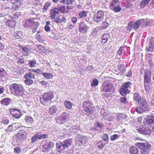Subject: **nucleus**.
Instances as JSON below:
<instances>
[{
    "instance_id": "nucleus-17",
    "label": "nucleus",
    "mask_w": 154,
    "mask_h": 154,
    "mask_svg": "<svg viewBox=\"0 0 154 154\" xmlns=\"http://www.w3.org/2000/svg\"><path fill=\"white\" fill-rule=\"evenodd\" d=\"M88 27L83 22H81L79 26V29L81 33H85L87 30Z\"/></svg>"
},
{
    "instance_id": "nucleus-15",
    "label": "nucleus",
    "mask_w": 154,
    "mask_h": 154,
    "mask_svg": "<svg viewBox=\"0 0 154 154\" xmlns=\"http://www.w3.org/2000/svg\"><path fill=\"white\" fill-rule=\"evenodd\" d=\"M27 136V134L26 132L23 131L17 134L16 138L18 141H22L24 138H25Z\"/></svg>"
},
{
    "instance_id": "nucleus-28",
    "label": "nucleus",
    "mask_w": 154,
    "mask_h": 154,
    "mask_svg": "<svg viewBox=\"0 0 154 154\" xmlns=\"http://www.w3.org/2000/svg\"><path fill=\"white\" fill-rule=\"evenodd\" d=\"M103 125L102 123H100L99 122H96L94 124V127L95 129L98 131V128H102L103 127Z\"/></svg>"
},
{
    "instance_id": "nucleus-10",
    "label": "nucleus",
    "mask_w": 154,
    "mask_h": 154,
    "mask_svg": "<svg viewBox=\"0 0 154 154\" xmlns=\"http://www.w3.org/2000/svg\"><path fill=\"white\" fill-rule=\"evenodd\" d=\"M104 12L102 11H99L95 13L93 17L94 20L97 23L102 21L104 18Z\"/></svg>"
},
{
    "instance_id": "nucleus-8",
    "label": "nucleus",
    "mask_w": 154,
    "mask_h": 154,
    "mask_svg": "<svg viewBox=\"0 0 154 154\" xmlns=\"http://www.w3.org/2000/svg\"><path fill=\"white\" fill-rule=\"evenodd\" d=\"M54 95L52 92H48L45 93L43 95L42 98L41 99V103L44 105L51 100L53 98Z\"/></svg>"
},
{
    "instance_id": "nucleus-18",
    "label": "nucleus",
    "mask_w": 154,
    "mask_h": 154,
    "mask_svg": "<svg viewBox=\"0 0 154 154\" xmlns=\"http://www.w3.org/2000/svg\"><path fill=\"white\" fill-rule=\"evenodd\" d=\"M60 12V11L58 9L55 8L51 10L50 13L51 14V18H54L58 16V15Z\"/></svg>"
},
{
    "instance_id": "nucleus-51",
    "label": "nucleus",
    "mask_w": 154,
    "mask_h": 154,
    "mask_svg": "<svg viewBox=\"0 0 154 154\" xmlns=\"http://www.w3.org/2000/svg\"><path fill=\"white\" fill-rule=\"evenodd\" d=\"M123 48L124 47L122 46H121L120 48L119 49L117 52V53L118 55H122V54L124 51Z\"/></svg>"
},
{
    "instance_id": "nucleus-60",
    "label": "nucleus",
    "mask_w": 154,
    "mask_h": 154,
    "mask_svg": "<svg viewBox=\"0 0 154 154\" xmlns=\"http://www.w3.org/2000/svg\"><path fill=\"white\" fill-rule=\"evenodd\" d=\"M15 35L16 36V37L19 38L22 35V33L20 31H17L15 33Z\"/></svg>"
},
{
    "instance_id": "nucleus-32",
    "label": "nucleus",
    "mask_w": 154,
    "mask_h": 154,
    "mask_svg": "<svg viewBox=\"0 0 154 154\" xmlns=\"http://www.w3.org/2000/svg\"><path fill=\"white\" fill-rule=\"evenodd\" d=\"M151 0H143L140 3V6L141 8H144L146 5L148 4Z\"/></svg>"
},
{
    "instance_id": "nucleus-6",
    "label": "nucleus",
    "mask_w": 154,
    "mask_h": 154,
    "mask_svg": "<svg viewBox=\"0 0 154 154\" xmlns=\"http://www.w3.org/2000/svg\"><path fill=\"white\" fill-rule=\"evenodd\" d=\"M83 107L87 113V115L91 116L94 112L93 104L92 101L88 100L85 101L83 104Z\"/></svg>"
},
{
    "instance_id": "nucleus-20",
    "label": "nucleus",
    "mask_w": 154,
    "mask_h": 154,
    "mask_svg": "<svg viewBox=\"0 0 154 154\" xmlns=\"http://www.w3.org/2000/svg\"><path fill=\"white\" fill-rule=\"evenodd\" d=\"M130 91L128 89L124 88L122 86L120 89V94L123 96H125L127 94L130 93Z\"/></svg>"
},
{
    "instance_id": "nucleus-11",
    "label": "nucleus",
    "mask_w": 154,
    "mask_h": 154,
    "mask_svg": "<svg viewBox=\"0 0 154 154\" xmlns=\"http://www.w3.org/2000/svg\"><path fill=\"white\" fill-rule=\"evenodd\" d=\"M68 117L69 114L68 113L66 112H63L58 117L57 122L60 124H63L66 121Z\"/></svg>"
},
{
    "instance_id": "nucleus-63",
    "label": "nucleus",
    "mask_w": 154,
    "mask_h": 154,
    "mask_svg": "<svg viewBox=\"0 0 154 154\" xmlns=\"http://www.w3.org/2000/svg\"><path fill=\"white\" fill-rule=\"evenodd\" d=\"M120 101L121 102H122V103H127V100L125 97H121L120 98Z\"/></svg>"
},
{
    "instance_id": "nucleus-45",
    "label": "nucleus",
    "mask_w": 154,
    "mask_h": 154,
    "mask_svg": "<svg viewBox=\"0 0 154 154\" xmlns=\"http://www.w3.org/2000/svg\"><path fill=\"white\" fill-rule=\"evenodd\" d=\"M21 113L19 110L17 109L13 117L15 118H19L21 117Z\"/></svg>"
},
{
    "instance_id": "nucleus-7",
    "label": "nucleus",
    "mask_w": 154,
    "mask_h": 154,
    "mask_svg": "<svg viewBox=\"0 0 154 154\" xmlns=\"http://www.w3.org/2000/svg\"><path fill=\"white\" fill-rule=\"evenodd\" d=\"M143 19L138 20L136 22L131 21L128 24V29L131 30L132 29L135 30L138 29L141 26L142 21L143 20Z\"/></svg>"
},
{
    "instance_id": "nucleus-40",
    "label": "nucleus",
    "mask_w": 154,
    "mask_h": 154,
    "mask_svg": "<svg viewBox=\"0 0 154 154\" xmlns=\"http://www.w3.org/2000/svg\"><path fill=\"white\" fill-rule=\"evenodd\" d=\"M101 137L102 139L105 141H109V138L108 134L106 133L103 134L101 135ZM108 142H107V143Z\"/></svg>"
},
{
    "instance_id": "nucleus-23",
    "label": "nucleus",
    "mask_w": 154,
    "mask_h": 154,
    "mask_svg": "<svg viewBox=\"0 0 154 154\" xmlns=\"http://www.w3.org/2000/svg\"><path fill=\"white\" fill-rule=\"evenodd\" d=\"M58 109L57 106H53L49 109L48 113L50 115H54L56 113Z\"/></svg>"
},
{
    "instance_id": "nucleus-53",
    "label": "nucleus",
    "mask_w": 154,
    "mask_h": 154,
    "mask_svg": "<svg viewBox=\"0 0 154 154\" xmlns=\"http://www.w3.org/2000/svg\"><path fill=\"white\" fill-rule=\"evenodd\" d=\"M117 119L118 121H120L123 119L124 117V115L123 114H119L117 116Z\"/></svg>"
},
{
    "instance_id": "nucleus-36",
    "label": "nucleus",
    "mask_w": 154,
    "mask_h": 154,
    "mask_svg": "<svg viewBox=\"0 0 154 154\" xmlns=\"http://www.w3.org/2000/svg\"><path fill=\"white\" fill-rule=\"evenodd\" d=\"M42 75L48 79H52L54 76L51 74L48 73H42Z\"/></svg>"
},
{
    "instance_id": "nucleus-52",
    "label": "nucleus",
    "mask_w": 154,
    "mask_h": 154,
    "mask_svg": "<svg viewBox=\"0 0 154 154\" xmlns=\"http://www.w3.org/2000/svg\"><path fill=\"white\" fill-rule=\"evenodd\" d=\"M99 27H96L93 30L92 34L93 35L96 36V34L99 31Z\"/></svg>"
},
{
    "instance_id": "nucleus-46",
    "label": "nucleus",
    "mask_w": 154,
    "mask_h": 154,
    "mask_svg": "<svg viewBox=\"0 0 154 154\" xmlns=\"http://www.w3.org/2000/svg\"><path fill=\"white\" fill-rule=\"evenodd\" d=\"M24 82L26 85H31L33 82L32 80L28 79L25 80Z\"/></svg>"
},
{
    "instance_id": "nucleus-21",
    "label": "nucleus",
    "mask_w": 154,
    "mask_h": 154,
    "mask_svg": "<svg viewBox=\"0 0 154 154\" xmlns=\"http://www.w3.org/2000/svg\"><path fill=\"white\" fill-rule=\"evenodd\" d=\"M25 120L26 124L29 126L32 125L34 123V119L31 117H26L25 118Z\"/></svg>"
},
{
    "instance_id": "nucleus-49",
    "label": "nucleus",
    "mask_w": 154,
    "mask_h": 154,
    "mask_svg": "<svg viewBox=\"0 0 154 154\" xmlns=\"http://www.w3.org/2000/svg\"><path fill=\"white\" fill-rule=\"evenodd\" d=\"M119 137V135L117 134H114L110 137V139L112 141H114L117 139Z\"/></svg>"
},
{
    "instance_id": "nucleus-50",
    "label": "nucleus",
    "mask_w": 154,
    "mask_h": 154,
    "mask_svg": "<svg viewBox=\"0 0 154 154\" xmlns=\"http://www.w3.org/2000/svg\"><path fill=\"white\" fill-rule=\"evenodd\" d=\"M109 26V24L105 21L102 22V29H105L106 28Z\"/></svg>"
},
{
    "instance_id": "nucleus-64",
    "label": "nucleus",
    "mask_w": 154,
    "mask_h": 154,
    "mask_svg": "<svg viewBox=\"0 0 154 154\" xmlns=\"http://www.w3.org/2000/svg\"><path fill=\"white\" fill-rule=\"evenodd\" d=\"M40 83L42 85L44 86H47L49 84L47 82H46L44 80H43L40 82Z\"/></svg>"
},
{
    "instance_id": "nucleus-25",
    "label": "nucleus",
    "mask_w": 154,
    "mask_h": 154,
    "mask_svg": "<svg viewBox=\"0 0 154 154\" xmlns=\"http://www.w3.org/2000/svg\"><path fill=\"white\" fill-rule=\"evenodd\" d=\"M5 24L6 25L12 28L15 26L16 22L14 21L8 20L5 22Z\"/></svg>"
},
{
    "instance_id": "nucleus-30",
    "label": "nucleus",
    "mask_w": 154,
    "mask_h": 154,
    "mask_svg": "<svg viewBox=\"0 0 154 154\" xmlns=\"http://www.w3.org/2000/svg\"><path fill=\"white\" fill-rule=\"evenodd\" d=\"M32 22L33 21L31 20H26L24 24V27L25 28H27L31 26L32 24Z\"/></svg>"
},
{
    "instance_id": "nucleus-54",
    "label": "nucleus",
    "mask_w": 154,
    "mask_h": 154,
    "mask_svg": "<svg viewBox=\"0 0 154 154\" xmlns=\"http://www.w3.org/2000/svg\"><path fill=\"white\" fill-rule=\"evenodd\" d=\"M57 17H55L54 18V21L58 23H61V19L59 18V16Z\"/></svg>"
},
{
    "instance_id": "nucleus-62",
    "label": "nucleus",
    "mask_w": 154,
    "mask_h": 154,
    "mask_svg": "<svg viewBox=\"0 0 154 154\" xmlns=\"http://www.w3.org/2000/svg\"><path fill=\"white\" fill-rule=\"evenodd\" d=\"M14 152H16L17 154H19L20 152L21 151L20 149L18 147L15 148L14 149Z\"/></svg>"
},
{
    "instance_id": "nucleus-47",
    "label": "nucleus",
    "mask_w": 154,
    "mask_h": 154,
    "mask_svg": "<svg viewBox=\"0 0 154 154\" xmlns=\"http://www.w3.org/2000/svg\"><path fill=\"white\" fill-rule=\"evenodd\" d=\"M37 134H38V133H36L32 137L31 139L32 143H34L37 141V139H38V138H37Z\"/></svg>"
},
{
    "instance_id": "nucleus-13",
    "label": "nucleus",
    "mask_w": 154,
    "mask_h": 154,
    "mask_svg": "<svg viewBox=\"0 0 154 154\" xmlns=\"http://www.w3.org/2000/svg\"><path fill=\"white\" fill-rule=\"evenodd\" d=\"M46 143L43 146V149L45 152L50 151L53 148L54 143L52 142L46 141Z\"/></svg>"
},
{
    "instance_id": "nucleus-34",
    "label": "nucleus",
    "mask_w": 154,
    "mask_h": 154,
    "mask_svg": "<svg viewBox=\"0 0 154 154\" xmlns=\"http://www.w3.org/2000/svg\"><path fill=\"white\" fill-rule=\"evenodd\" d=\"M64 105L68 109H70L72 107V104L71 102L69 101H65L64 103Z\"/></svg>"
},
{
    "instance_id": "nucleus-41",
    "label": "nucleus",
    "mask_w": 154,
    "mask_h": 154,
    "mask_svg": "<svg viewBox=\"0 0 154 154\" xmlns=\"http://www.w3.org/2000/svg\"><path fill=\"white\" fill-rule=\"evenodd\" d=\"M115 12H120L122 9L120 7V5H118L111 10Z\"/></svg>"
},
{
    "instance_id": "nucleus-56",
    "label": "nucleus",
    "mask_w": 154,
    "mask_h": 154,
    "mask_svg": "<svg viewBox=\"0 0 154 154\" xmlns=\"http://www.w3.org/2000/svg\"><path fill=\"white\" fill-rule=\"evenodd\" d=\"M39 25V23L37 22H34L33 21L32 22V26L33 28H38V27Z\"/></svg>"
},
{
    "instance_id": "nucleus-5",
    "label": "nucleus",
    "mask_w": 154,
    "mask_h": 154,
    "mask_svg": "<svg viewBox=\"0 0 154 154\" xmlns=\"http://www.w3.org/2000/svg\"><path fill=\"white\" fill-rule=\"evenodd\" d=\"M135 145L140 149L142 154H148L149 153L151 145L147 141L144 143L138 142Z\"/></svg>"
},
{
    "instance_id": "nucleus-12",
    "label": "nucleus",
    "mask_w": 154,
    "mask_h": 154,
    "mask_svg": "<svg viewBox=\"0 0 154 154\" xmlns=\"http://www.w3.org/2000/svg\"><path fill=\"white\" fill-rule=\"evenodd\" d=\"M144 123L150 127L154 125V116L152 115H148L145 120H144Z\"/></svg>"
},
{
    "instance_id": "nucleus-2",
    "label": "nucleus",
    "mask_w": 154,
    "mask_h": 154,
    "mask_svg": "<svg viewBox=\"0 0 154 154\" xmlns=\"http://www.w3.org/2000/svg\"><path fill=\"white\" fill-rule=\"evenodd\" d=\"M9 87L11 93L13 94L22 96L24 94V88L21 84L14 83Z\"/></svg>"
},
{
    "instance_id": "nucleus-4",
    "label": "nucleus",
    "mask_w": 154,
    "mask_h": 154,
    "mask_svg": "<svg viewBox=\"0 0 154 154\" xmlns=\"http://www.w3.org/2000/svg\"><path fill=\"white\" fill-rule=\"evenodd\" d=\"M72 144L71 140L69 139L65 140L62 142L59 141L56 144L57 149L60 153L61 151L68 149Z\"/></svg>"
},
{
    "instance_id": "nucleus-24",
    "label": "nucleus",
    "mask_w": 154,
    "mask_h": 154,
    "mask_svg": "<svg viewBox=\"0 0 154 154\" xmlns=\"http://www.w3.org/2000/svg\"><path fill=\"white\" fill-rule=\"evenodd\" d=\"M5 74V72L4 69L0 68V78L1 79L2 81H4L6 80Z\"/></svg>"
},
{
    "instance_id": "nucleus-61",
    "label": "nucleus",
    "mask_w": 154,
    "mask_h": 154,
    "mask_svg": "<svg viewBox=\"0 0 154 154\" xmlns=\"http://www.w3.org/2000/svg\"><path fill=\"white\" fill-rule=\"evenodd\" d=\"M74 24H72L70 23H68L67 24V27L69 29H72L74 28V27L75 26V25H74Z\"/></svg>"
},
{
    "instance_id": "nucleus-39",
    "label": "nucleus",
    "mask_w": 154,
    "mask_h": 154,
    "mask_svg": "<svg viewBox=\"0 0 154 154\" xmlns=\"http://www.w3.org/2000/svg\"><path fill=\"white\" fill-rule=\"evenodd\" d=\"M108 36L109 35L107 34L104 33L101 37L102 38V42L103 43H105L107 42Z\"/></svg>"
},
{
    "instance_id": "nucleus-19",
    "label": "nucleus",
    "mask_w": 154,
    "mask_h": 154,
    "mask_svg": "<svg viewBox=\"0 0 154 154\" xmlns=\"http://www.w3.org/2000/svg\"><path fill=\"white\" fill-rule=\"evenodd\" d=\"M119 5H120V4L119 0H112L109 3V8L110 10H112L113 8Z\"/></svg>"
},
{
    "instance_id": "nucleus-29",
    "label": "nucleus",
    "mask_w": 154,
    "mask_h": 154,
    "mask_svg": "<svg viewBox=\"0 0 154 154\" xmlns=\"http://www.w3.org/2000/svg\"><path fill=\"white\" fill-rule=\"evenodd\" d=\"M24 77L26 79H30L35 78V76L32 73L29 72L26 73L24 76Z\"/></svg>"
},
{
    "instance_id": "nucleus-22",
    "label": "nucleus",
    "mask_w": 154,
    "mask_h": 154,
    "mask_svg": "<svg viewBox=\"0 0 154 154\" xmlns=\"http://www.w3.org/2000/svg\"><path fill=\"white\" fill-rule=\"evenodd\" d=\"M129 151L131 154H137L138 152V150L136 146H132L130 147Z\"/></svg>"
},
{
    "instance_id": "nucleus-48",
    "label": "nucleus",
    "mask_w": 154,
    "mask_h": 154,
    "mask_svg": "<svg viewBox=\"0 0 154 154\" xmlns=\"http://www.w3.org/2000/svg\"><path fill=\"white\" fill-rule=\"evenodd\" d=\"M18 60L17 61V63L19 64H22L24 63L25 59L22 56L20 58H18Z\"/></svg>"
},
{
    "instance_id": "nucleus-35",
    "label": "nucleus",
    "mask_w": 154,
    "mask_h": 154,
    "mask_svg": "<svg viewBox=\"0 0 154 154\" xmlns=\"http://www.w3.org/2000/svg\"><path fill=\"white\" fill-rule=\"evenodd\" d=\"M86 137L84 136H82L81 137H79L78 140L80 143L82 144H85L86 142Z\"/></svg>"
},
{
    "instance_id": "nucleus-26",
    "label": "nucleus",
    "mask_w": 154,
    "mask_h": 154,
    "mask_svg": "<svg viewBox=\"0 0 154 154\" xmlns=\"http://www.w3.org/2000/svg\"><path fill=\"white\" fill-rule=\"evenodd\" d=\"M11 103V99L9 98H4L1 101L2 104L6 106L8 105Z\"/></svg>"
},
{
    "instance_id": "nucleus-27",
    "label": "nucleus",
    "mask_w": 154,
    "mask_h": 154,
    "mask_svg": "<svg viewBox=\"0 0 154 154\" xmlns=\"http://www.w3.org/2000/svg\"><path fill=\"white\" fill-rule=\"evenodd\" d=\"M133 85V84L131 82H125L124 83H123L122 84V86H123L124 88L129 90Z\"/></svg>"
},
{
    "instance_id": "nucleus-16",
    "label": "nucleus",
    "mask_w": 154,
    "mask_h": 154,
    "mask_svg": "<svg viewBox=\"0 0 154 154\" xmlns=\"http://www.w3.org/2000/svg\"><path fill=\"white\" fill-rule=\"evenodd\" d=\"M71 131L75 134H77L79 135L81 133V131L80 130V127L78 125H72L71 128Z\"/></svg>"
},
{
    "instance_id": "nucleus-57",
    "label": "nucleus",
    "mask_w": 154,
    "mask_h": 154,
    "mask_svg": "<svg viewBox=\"0 0 154 154\" xmlns=\"http://www.w3.org/2000/svg\"><path fill=\"white\" fill-rule=\"evenodd\" d=\"M13 127L11 125H9L7 128L5 129V131L7 132H8L10 131H12Z\"/></svg>"
},
{
    "instance_id": "nucleus-9",
    "label": "nucleus",
    "mask_w": 154,
    "mask_h": 154,
    "mask_svg": "<svg viewBox=\"0 0 154 154\" xmlns=\"http://www.w3.org/2000/svg\"><path fill=\"white\" fill-rule=\"evenodd\" d=\"M113 85L107 82H104L101 88L102 91L106 92H113L114 91V89L112 88Z\"/></svg>"
},
{
    "instance_id": "nucleus-14",
    "label": "nucleus",
    "mask_w": 154,
    "mask_h": 154,
    "mask_svg": "<svg viewBox=\"0 0 154 154\" xmlns=\"http://www.w3.org/2000/svg\"><path fill=\"white\" fill-rule=\"evenodd\" d=\"M138 132L144 135H150L151 132V130L148 127H143L138 129Z\"/></svg>"
},
{
    "instance_id": "nucleus-44",
    "label": "nucleus",
    "mask_w": 154,
    "mask_h": 154,
    "mask_svg": "<svg viewBox=\"0 0 154 154\" xmlns=\"http://www.w3.org/2000/svg\"><path fill=\"white\" fill-rule=\"evenodd\" d=\"M36 62L35 60H32L29 62L28 65L30 67H33L36 64Z\"/></svg>"
},
{
    "instance_id": "nucleus-37",
    "label": "nucleus",
    "mask_w": 154,
    "mask_h": 154,
    "mask_svg": "<svg viewBox=\"0 0 154 154\" xmlns=\"http://www.w3.org/2000/svg\"><path fill=\"white\" fill-rule=\"evenodd\" d=\"M50 26H51L49 21H46V25L44 27L45 30L46 32H48L50 30Z\"/></svg>"
},
{
    "instance_id": "nucleus-1",
    "label": "nucleus",
    "mask_w": 154,
    "mask_h": 154,
    "mask_svg": "<svg viewBox=\"0 0 154 154\" xmlns=\"http://www.w3.org/2000/svg\"><path fill=\"white\" fill-rule=\"evenodd\" d=\"M133 101L135 103H137L139 104V106L136 108V110L138 113H142L148 110L149 105L146 99L141 98L138 93H135L133 94Z\"/></svg>"
},
{
    "instance_id": "nucleus-31",
    "label": "nucleus",
    "mask_w": 154,
    "mask_h": 154,
    "mask_svg": "<svg viewBox=\"0 0 154 154\" xmlns=\"http://www.w3.org/2000/svg\"><path fill=\"white\" fill-rule=\"evenodd\" d=\"M106 143L104 144L102 143L101 140H100L98 143L96 144V146L98 149H102L104 148V146L105 145Z\"/></svg>"
},
{
    "instance_id": "nucleus-3",
    "label": "nucleus",
    "mask_w": 154,
    "mask_h": 154,
    "mask_svg": "<svg viewBox=\"0 0 154 154\" xmlns=\"http://www.w3.org/2000/svg\"><path fill=\"white\" fill-rule=\"evenodd\" d=\"M151 71L145 69L144 71V85L145 90L146 92L150 91L152 86Z\"/></svg>"
},
{
    "instance_id": "nucleus-42",
    "label": "nucleus",
    "mask_w": 154,
    "mask_h": 154,
    "mask_svg": "<svg viewBox=\"0 0 154 154\" xmlns=\"http://www.w3.org/2000/svg\"><path fill=\"white\" fill-rule=\"evenodd\" d=\"M79 15L81 18H84L87 16L86 12L85 11H82L79 13Z\"/></svg>"
},
{
    "instance_id": "nucleus-58",
    "label": "nucleus",
    "mask_w": 154,
    "mask_h": 154,
    "mask_svg": "<svg viewBox=\"0 0 154 154\" xmlns=\"http://www.w3.org/2000/svg\"><path fill=\"white\" fill-rule=\"evenodd\" d=\"M22 49L23 52L27 54H29V51H30V50L26 47L23 48Z\"/></svg>"
},
{
    "instance_id": "nucleus-55",
    "label": "nucleus",
    "mask_w": 154,
    "mask_h": 154,
    "mask_svg": "<svg viewBox=\"0 0 154 154\" xmlns=\"http://www.w3.org/2000/svg\"><path fill=\"white\" fill-rule=\"evenodd\" d=\"M154 50V45H151L148 48L147 51H148L150 52L151 53H152L153 52Z\"/></svg>"
},
{
    "instance_id": "nucleus-38",
    "label": "nucleus",
    "mask_w": 154,
    "mask_h": 154,
    "mask_svg": "<svg viewBox=\"0 0 154 154\" xmlns=\"http://www.w3.org/2000/svg\"><path fill=\"white\" fill-rule=\"evenodd\" d=\"M37 138L38 139H44L48 137V135L47 134H42L40 135L37 134Z\"/></svg>"
},
{
    "instance_id": "nucleus-33",
    "label": "nucleus",
    "mask_w": 154,
    "mask_h": 154,
    "mask_svg": "<svg viewBox=\"0 0 154 154\" xmlns=\"http://www.w3.org/2000/svg\"><path fill=\"white\" fill-rule=\"evenodd\" d=\"M9 10V8H6V9L3 10L1 13H0V17H5V16L8 15V10Z\"/></svg>"
},
{
    "instance_id": "nucleus-59",
    "label": "nucleus",
    "mask_w": 154,
    "mask_h": 154,
    "mask_svg": "<svg viewBox=\"0 0 154 154\" xmlns=\"http://www.w3.org/2000/svg\"><path fill=\"white\" fill-rule=\"evenodd\" d=\"M50 5H51L50 3L48 2H47L45 3V5L44 6L43 9H45L46 10L48 8V7H50Z\"/></svg>"
},
{
    "instance_id": "nucleus-43",
    "label": "nucleus",
    "mask_w": 154,
    "mask_h": 154,
    "mask_svg": "<svg viewBox=\"0 0 154 154\" xmlns=\"http://www.w3.org/2000/svg\"><path fill=\"white\" fill-rule=\"evenodd\" d=\"M99 82L96 79H94L92 83H91V85L93 87H94L97 86Z\"/></svg>"
}]
</instances>
